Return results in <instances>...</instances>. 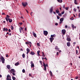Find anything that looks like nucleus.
<instances>
[{"label":"nucleus","mask_w":80,"mask_h":80,"mask_svg":"<svg viewBox=\"0 0 80 80\" xmlns=\"http://www.w3.org/2000/svg\"><path fill=\"white\" fill-rule=\"evenodd\" d=\"M8 32H11V30H10V29H9Z\"/></svg>","instance_id":"53"},{"label":"nucleus","mask_w":80,"mask_h":80,"mask_svg":"<svg viewBox=\"0 0 80 80\" xmlns=\"http://www.w3.org/2000/svg\"><path fill=\"white\" fill-rule=\"evenodd\" d=\"M29 43H30V44H32V42H29Z\"/></svg>","instance_id":"60"},{"label":"nucleus","mask_w":80,"mask_h":80,"mask_svg":"<svg viewBox=\"0 0 80 80\" xmlns=\"http://www.w3.org/2000/svg\"><path fill=\"white\" fill-rule=\"evenodd\" d=\"M55 49H56V50H57V49H58V46H56Z\"/></svg>","instance_id":"31"},{"label":"nucleus","mask_w":80,"mask_h":80,"mask_svg":"<svg viewBox=\"0 0 80 80\" xmlns=\"http://www.w3.org/2000/svg\"><path fill=\"white\" fill-rule=\"evenodd\" d=\"M22 57L23 58H25V54L24 53H23L22 55Z\"/></svg>","instance_id":"19"},{"label":"nucleus","mask_w":80,"mask_h":80,"mask_svg":"<svg viewBox=\"0 0 80 80\" xmlns=\"http://www.w3.org/2000/svg\"><path fill=\"white\" fill-rule=\"evenodd\" d=\"M32 74H31V73H30L29 74V77H31V76H32Z\"/></svg>","instance_id":"52"},{"label":"nucleus","mask_w":80,"mask_h":80,"mask_svg":"<svg viewBox=\"0 0 80 80\" xmlns=\"http://www.w3.org/2000/svg\"><path fill=\"white\" fill-rule=\"evenodd\" d=\"M73 44H74V45H75V44H76V42H73Z\"/></svg>","instance_id":"47"},{"label":"nucleus","mask_w":80,"mask_h":80,"mask_svg":"<svg viewBox=\"0 0 80 80\" xmlns=\"http://www.w3.org/2000/svg\"><path fill=\"white\" fill-rule=\"evenodd\" d=\"M55 25H56L57 26V25H58V23H56L55 24Z\"/></svg>","instance_id":"46"},{"label":"nucleus","mask_w":80,"mask_h":80,"mask_svg":"<svg viewBox=\"0 0 80 80\" xmlns=\"http://www.w3.org/2000/svg\"><path fill=\"white\" fill-rule=\"evenodd\" d=\"M74 3L75 4V5H77V4H78V3H77L76 1H74Z\"/></svg>","instance_id":"29"},{"label":"nucleus","mask_w":80,"mask_h":80,"mask_svg":"<svg viewBox=\"0 0 80 80\" xmlns=\"http://www.w3.org/2000/svg\"><path fill=\"white\" fill-rule=\"evenodd\" d=\"M53 13H54V14H56V12H53Z\"/></svg>","instance_id":"61"},{"label":"nucleus","mask_w":80,"mask_h":80,"mask_svg":"<svg viewBox=\"0 0 80 80\" xmlns=\"http://www.w3.org/2000/svg\"><path fill=\"white\" fill-rule=\"evenodd\" d=\"M42 60L45 59V60H47V59L46 57H45V58H44V57H42Z\"/></svg>","instance_id":"27"},{"label":"nucleus","mask_w":80,"mask_h":80,"mask_svg":"<svg viewBox=\"0 0 80 80\" xmlns=\"http://www.w3.org/2000/svg\"><path fill=\"white\" fill-rule=\"evenodd\" d=\"M65 8L66 10H68V7H66Z\"/></svg>","instance_id":"38"},{"label":"nucleus","mask_w":80,"mask_h":80,"mask_svg":"<svg viewBox=\"0 0 80 80\" xmlns=\"http://www.w3.org/2000/svg\"><path fill=\"white\" fill-rule=\"evenodd\" d=\"M76 54L77 55V54H78V50H76Z\"/></svg>","instance_id":"41"},{"label":"nucleus","mask_w":80,"mask_h":80,"mask_svg":"<svg viewBox=\"0 0 80 80\" xmlns=\"http://www.w3.org/2000/svg\"><path fill=\"white\" fill-rule=\"evenodd\" d=\"M56 13H59V12H60L59 11V10H58V9L56 10Z\"/></svg>","instance_id":"25"},{"label":"nucleus","mask_w":80,"mask_h":80,"mask_svg":"<svg viewBox=\"0 0 80 80\" xmlns=\"http://www.w3.org/2000/svg\"><path fill=\"white\" fill-rule=\"evenodd\" d=\"M7 17H6V18H10V16H9V15H7L6 16Z\"/></svg>","instance_id":"28"},{"label":"nucleus","mask_w":80,"mask_h":80,"mask_svg":"<svg viewBox=\"0 0 80 80\" xmlns=\"http://www.w3.org/2000/svg\"><path fill=\"white\" fill-rule=\"evenodd\" d=\"M27 51L28 52H30V50L29 49V48H27Z\"/></svg>","instance_id":"23"},{"label":"nucleus","mask_w":80,"mask_h":80,"mask_svg":"<svg viewBox=\"0 0 80 80\" xmlns=\"http://www.w3.org/2000/svg\"><path fill=\"white\" fill-rule=\"evenodd\" d=\"M2 15H5V13L4 12H3L2 14Z\"/></svg>","instance_id":"57"},{"label":"nucleus","mask_w":80,"mask_h":80,"mask_svg":"<svg viewBox=\"0 0 80 80\" xmlns=\"http://www.w3.org/2000/svg\"><path fill=\"white\" fill-rule=\"evenodd\" d=\"M60 21L61 22H63V18H60Z\"/></svg>","instance_id":"18"},{"label":"nucleus","mask_w":80,"mask_h":80,"mask_svg":"<svg viewBox=\"0 0 80 80\" xmlns=\"http://www.w3.org/2000/svg\"><path fill=\"white\" fill-rule=\"evenodd\" d=\"M0 59L1 60V62H2V63H5V58L3 57L2 56H0Z\"/></svg>","instance_id":"1"},{"label":"nucleus","mask_w":80,"mask_h":80,"mask_svg":"<svg viewBox=\"0 0 80 80\" xmlns=\"http://www.w3.org/2000/svg\"><path fill=\"white\" fill-rule=\"evenodd\" d=\"M37 45L38 46V47H40V43H37Z\"/></svg>","instance_id":"36"},{"label":"nucleus","mask_w":80,"mask_h":80,"mask_svg":"<svg viewBox=\"0 0 80 80\" xmlns=\"http://www.w3.org/2000/svg\"><path fill=\"white\" fill-rule=\"evenodd\" d=\"M19 24L21 25H22V24H23V23H22V22H20V23H19Z\"/></svg>","instance_id":"45"},{"label":"nucleus","mask_w":80,"mask_h":80,"mask_svg":"<svg viewBox=\"0 0 80 80\" xmlns=\"http://www.w3.org/2000/svg\"><path fill=\"white\" fill-rule=\"evenodd\" d=\"M26 30H27V28H25V31H26Z\"/></svg>","instance_id":"59"},{"label":"nucleus","mask_w":80,"mask_h":80,"mask_svg":"<svg viewBox=\"0 0 80 80\" xmlns=\"http://www.w3.org/2000/svg\"><path fill=\"white\" fill-rule=\"evenodd\" d=\"M64 13H65V11L64 10L63 12H61V14L62 15H63V14H64Z\"/></svg>","instance_id":"34"},{"label":"nucleus","mask_w":80,"mask_h":80,"mask_svg":"<svg viewBox=\"0 0 80 80\" xmlns=\"http://www.w3.org/2000/svg\"><path fill=\"white\" fill-rule=\"evenodd\" d=\"M12 80H15V77H12Z\"/></svg>","instance_id":"32"},{"label":"nucleus","mask_w":80,"mask_h":80,"mask_svg":"<svg viewBox=\"0 0 80 80\" xmlns=\"http://www.w3.org/2000/svg\"><path fill=\"white\" fill-rule=\"evenodd\" d=\"M31 68H32V67H34L35 66L34 65V63H33V61H31Z\"/></svg>","instance_id":"9"},{"label":"nucleus","mask_w":80,"mask_h":80,"mask_svg":"<svg viewBox=\"0 0 80 80\" xmlns=\"http://www.w3.org/2000/svg\"><path fill=\"white\" fill-rule=\"evenodd\" d=\"M6 57H8V54L6 55Z\"/></svg>","instance_id":"56"},{"label":"nucleus","mask_w":80,"mask_h":80,"mask_svg":"<svg viewBox=\"0 0 80 80\" xmlns=\"http://www.w3.org/2000/svg\"><path fill=\"white\" fill-rule=\"evenodd\" d=\"M51 38H53V37H55V35L54 34L53 35H52L51 36Z\"/></svg>","instance_id":"22"},{"label":"nucleus","mask_w":80,"mask_h":80,"mask_svg":"<svg viewBox=\"0 0 80 80\" xmlns=\"http://www.w3.org/2000/svg\"><path fill=\"white\" fill-rule=\"evenodd\" d=\"M25 10L26 11L27 13H28V10H27V9H25Z\"/></svg>","instance_id":"49"},{"label":"nucleus","mask_w":80,"mask_h":80,"mask_svg":"<svg viewBox=\"0 0 80 80\" xmlns=\"http://www.w3.org/2000/svg\"><path fill=\"white\" fill-rule=\"evenodd\" d=\"M58 15L59 16H62V14L60 13H58Z\"/></svg>","instance_id":"40"},{"label":"nucleus","mask_w":80,"mask_h":80,"mask_svg":"<svg viewBox=\"0 0 80 80\" xmlns=\"http://www.w3.org/2000/svg\"><path fill=\"white\" fill-rule=\"evenodd\" d=\"M11 29L12 30H13V27L12 26H11Z\"/></svg>","instance_id":"35"},{"label":"nucleus","mask_w":80,"mask_h":80,"mask_svg":"<svg viewBox=\"0 0 80 80\" xmlns=\"http://www.w3.org/2000/svg\"><path fill=\"white\" fill-rule=\"evenodd\" d=\"M5 22H5V21H3V22L4 23H5Z\"/></svg>","instance_id":"63"},{"label":"nucleus","mask_w":80,"mask_h":80,"mask_svg":"<svg viewBox=\"0 0 80 80\" xmlns=\"http://www.w3.org/2000/svg\"><path fill=\"white\" fill-rule=\"evenodd\" d=\"M57 18L58 19H60V17L58 16H57Z\"/></svg>","instance_id":"43"},{"label":"nucleus","mask_w":80,"mask_h":80,"mask_svg":"<svg viewBox=\"0 0 80 80\" xmlns=\"http://www.w3.org/2000/svg\"><path fill=\"white\" fill-rule=\"evenodd\" d=\"M65 5H64V6H63V8H65Z\"/></svg>","instance_id":"55"},{"label":"nucleus","mask_w":80,"mask_h":80,"mask_svg":"<svg viewBox=\"0 0 80 80\" xmlns=\"http://www.w3.org/2000/svg\"><path fill=\"white\" fill-rule=\"evenodd\" d=\"M59 54L58 53V52H57V55H58Z\"/></svg>","instance_id":"51"},{"label":"nucleus","mask_w":80,"mask_h":80,"mask_svg":"<svg viewBox=\"0 0 80 80\" xmlns=\"http://www.w3.org/2000/svg\"><path fill=\"white\" fill-rule=\"evenodd\" d=\"M53 11V7H52L50 10V12L51 13H52V12Z\"/></svg>","instance_id":"12"},{"label":"nucleus","mask_w":80,"mask_h":80,"mask_svg":"<svg viewBox=\"0 0 80 80\" xmlns=\"http://www.w3.org/2000/svg\"><path fill=\"white\" fill-rule=\"evenodd\" d=\"M22 5L23 7H25L26 6H27V4L26 3H22Z\"/></svg>","instance_id":"13"},{"label":"nucleus","mask_w":80,"mask_h":80,"mask_svg":"<svg viewBox=\"0 0 80 80\" xmlns=\"http://www.w3.org/2000/svg\"><path fill=\"white\" fill-rule=\"evenodd\" d=\"M6 28H4L3 29V31H5Z\"/></svg>","instance_id":"42"},{"label":"nucleus","mask_w":80,"mask_h":80,"mask_svg":"<svg viewBox=\"0 0 80 80\" xmlns=\"http://www.w3.org/2000/svg\"><path fill=\"white\" fill-rule=\"evenodd\" d=\"M78 17H80V13H79V14H78Z\"/></svg>","instance_id":"58"},{"label":"nucleus","mask_w":80,"mask_h":80,"mask_svg":"<svg viewBox=\"0 0 80 80\" xmlns=\"http://www.w3.org/2000/svg\"><path fill=\"white\" fill-rule=\"evenodd\" d=\"M2 75H0V78H2Z\"/></svg>","instance_id":"62"},{"label":"nucleus","mask_w":80,"mask_h":80,"mask_svg":"<svg viewBox=\"0 0 80 80\" xmlns=\"http://www.w3.org/2000/svg\"><path fill=\"white\" fill-rule=\"evenodd\" d=\"M5 19L7 22H8V21L9 23H12V19H11L10 18H5Z\"/></svg>","instance_id":"3"},{"label":"nucleus","mask_w":80,"mask_h":80,"mask_svg":"<svg viewBox=\"0 0 80 80\" xmlns=\"http://www.w3.org/2000/svg\"><path fill=\"white\" fill-rule=\"evenodd\" d=\"M43 66L44 67V70L45 71H46L47 70V67H48V64H45L44 62H43Z\"/></svg>","instance_id":"4"},{"label":"nucleus","mask_w":80,"mask_h":80,"mask_svg":"<svg viewBox=\"0 0 80 80\" xmlns=\"http://www.w3.org/2000/svg\"><path fill=\"white\" fill-rule=\"evenodd\" d=\"M22 72H23V73H25V69H23L22 70Z\"/></svg>","instance_id":"33"},{"label":"nucleus","mask_w":80,"mask_h":80,"mask_svg":"<svg viewBox=\"0 0 80 80\" xmlns=\"http://www.w3.org/2000/svg\"><path fill=\"white\" fill-rule=\"evenodd\" d=\"M62 32L64 35L66 33V30L65 29H62Z\"/></svg>","instance_id":"7"},{"label":"nucleus","mask_w":80,"mask_h":80,"mask_svg":"<svg viewBox=\"0 0 80 80\" xmlns=\"http://www.w3.org/2000/svg\"><path fill=\"white\" fill-rule=\"evenodd\" d=\"M10 72L11 73H12L13 75L14 76L15 75V69H11L10 70Z\"/></svg>","instance_id":"2"},{"label":"nucleus","mask_w":80,"mask_h":80,"mask_svg":"<svg viewBox=\"0 0 80 80\" xmlns=\"http://www.w3.org/2000/svg\"><path fill=\"white\" fill-rule=\"evenodd\" d=\"M42 57H45V53L43 52H42Z\"/></svg>","instance_id":"21"},{"label":"nucleus","mask_w":80,"mask_h":80,"mask_svg":"<svg viewBox=\"0 0 80 80\" xmlns=\"http://www.w3.org/2000/svg\"><path fill=\"white\" fill-rule=\"evenodd\" d=\"M23 28L21 27H20V28H19V30L20 33H22V30L23 32Z\"/></svg>","instance_id":"10"},{"label":"nucleus","mask_w":80,"mask_h":80,"mask_svg":"<svg viewBox=\"0 0 80 80\" xmlns=\"http://www.w3.org/2000/svg\"><path fill=\"white\" fill-rule=\"evenodd\" d=\"M33 34L34 37H37V35H36L35 33L34 32H33Z\"/></svg>","instance_id":"17"},{"label":"nucleus","mask_w":80,"mask_h":80,"mask_svg":"<svg viewBox=\"0 0 80 80\" xmlns=\"http://www.w3.org/2000/svg\"><path fill=\"white\" fill-rule=\"evenodd\" d=\"M26 44H27H27H28V45H29V42H26Z\"/></svg>","instance_id":"39"},{"label":"nucleus","mask_w":80,"mask_h":80,"mask_svg":"<svg viewBox=\"0 0 80 80\" xmlns=\"http://www.w3.org/2000/svg\"><path fill=\"white\" fill-rule=\"evenodd\" d=\"M70 42H68L67 43V46L68 47H70Z\"/></svg>","instance_id":"14"},{"label":"nucleus","mask_w":80,"mask_h":80,"mask_svg":"<svg viewBox=\"0 0 80 80\" xmlns=\"http://www.w3.org/2000/svg\"><path fill=\"white\" fill-rule=\"evenodd\" d=\"M78 77H76L75 78L76 79H78Z\"/></svg>","instance_id":"54"},{"label":"nucleus","mask_w":80,"mask_h":80,"mask_svg":"<svg viewBox=\"0 0 80 80\" xmlns=\"http://www.w3.org/2000/svg\"><path fill=\"white\" fill-rule=\"evenodd\" d=\"M19 65V62H18L17 63H15V66H17Z\"/></svg>","instance_id":"24"},{"label":"nucleus","mask_w":80,"mask_h":80,"mask_svg":"<svg viewBox=\"0 0 80 80\" xmlns=\"http://www.w3.org/2000/svg\"><path fill=\"white\" fill-rule=\"evenodd\" d=\"M8 28H6L5 31H6V32H7V31H8Z\"/></svg>","instance_id":"44"},{"label":"nucleus","mask_w":80,"mask_h":80,"mask_svg":"<svg viewBox=\"0 0 80 80\" xmlns=\"http://www.w3.org/2000/svg\"><path fill=\"white\" fill-rule=\"evenodd\" d=\"M6 80H12L11 79V76L8 75L7 76Z\"/></svg>","instance_id":"5"},{"label":"nucleus","mask_w":80,"mask_h":80,"mask_svg":"<svg viewBox=\"0 0 80 80\" xmlns=\"http://www.w3.org/2000/svg\"><path fill=\"white\" fill-rule=\"evenodd\" d=\"M44 34L46 36H47V35H48V32L47 31H44Z\"/></svg>","instance_id":"8"},{"label":"nucleus","mask_w":80,"mask_h":80,"mask_svg":"<svg viewBox=\"0 0 80 80\" xmlns=\"http://www.w3.org/2000/svg\"><path fill=\"white\" fill-rule=\"evenodd\" d=\"M73 10L74 12H76L77 11V9L75 8H74L73 9Z\"/></svg>","instance_id":"37"},{"label":"nucleus","mask_w":80,"mask_h":80,"mask_svg":"<svg viewBox=\"0 0 80 80\" xmlns=\"http://www.w3.org/2000/svg\"><path fill=\"white\" fill-rule=\"evenodd\" d=\"M40 50H38L37 51L38 55L39 56H40Z\"/></svg>","instance_id":"20"},{"label":"nucleus","mask_w":80,"mask_h":80,"mask_svg":"<svg viewBox=\"0 0 80 80\" xmlns=\"http://www.w3.org/2000/svg\"><path fill=\"white\" fill-rule=\"evenodd\" d=\"M50 74L51 75V76H53V75L52 74V71H50Z\"/></svg>","instance_id":"26"},{"label":"nucleus","mask_w":80,"mask_h":80,"mask_svg":"<svg viewBox=\"0 0 80 80\" xmlns=\"http://www.w3.org/2000/svg\"><path fill=\"white\" fill-rule=\"evenodd\" d=\"M68 27V26H67V25H66L65 26V28H67Z\"/></svg>","instance_id":"50"},{"label":"nucleus","mask_w":80,"mask_h":80,"mask_svg":"<svg viewBox=\"0 0 80 80\" xmlns=\"http://www.w3.org/2000/svg\"><path fill=\"white\" fill-rule=\"evenodd\" d=\"M7 67L8 69L9 70H10V65H8L7 66Z\"/></svg>","instance_id":"16"},{"label":"nucleus","mask_w":80,"mask_h":80,"mask_svg":"<svg viewBox=\"0 0 80 80\" xmlns=\"http://www.w3.org/2000/svg\"><path fill=\"white\" fill-rule=\"evenodd\" d=\"M67 41H68V42H70V41H71V39H70V36H68L67 37Z\"/></svg>","instance_id":"6"},{"label":"nucleus","mask_w":80,"mask_h":80,"mask_svg":"<svg viewBox=\"0 0 80 80\" xmlns=\"http://www.w3.org/2000/svg\"><path fill=\"white\" fill-rule=\"evenodd\" d=\"M30 53L31 55H35V53L33 51H31Z\"/></svg>","instance_id":"15"},{"label":"nucleus","mask_w":80,"mask_h":80,"mask_svg":"<svg viewBox=\"0 0 80 80\" xmlns=\"http://www.w3.org/2000/svg\"><path fill=\"white\" fill-rule=\"evenodd\" d=\"M49 39L50 40V42H51V43H52V42H53V40H54V38H49Z\"/></svg>","instance_id":"11"},{"label":"nucleus","mask_w":80,"mask_h":80,"mask_svg":"<svg viewBox=\"0 0 80 80\" xmlns=\"http://www.w3.org/2000/svg\"><path fill=\"white\" fill-rule=\"evenodd\" d=\"M57 1L59 3H60V0H57Z\"/></svg>","instance_id":"48"},{"label":"nucleus","mask_w":80,"mask_h":80,"mask_svg":"<svg viewBox=\"0 0 80 80\" xmlns=\"http://www.w3.org/2000/svg\"><path fill=\"white\" fill-rule=\"evenodd\" d=\"M71 25H72V28H73L74 29V25H73V24H72Z\"/></svg>","instance_id":"30"},{"label":"nucleus","mask_w":80,"mask_h":80,"mask_svg":"<svg viewBox=\"0 0 80 80\" xmlns=\"http://www.w3.org/2000/svg\"><path fill=\"white\" fill-rule=\"evenodd\" d=\"M60 3L62 2V0H60Z\"/></svg>","instance_id":"64"}]
</instances>
